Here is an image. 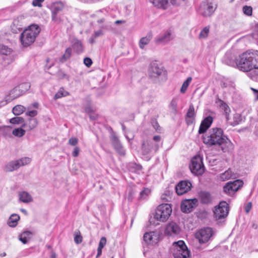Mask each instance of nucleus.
Returning a JSON list of instances; mask_svg holds the SVG:
<instances>
[{
    "mask_svg": "<svg viewBox=\"0 0 258 258\" xmlns=\"http://www.w3.org/2000/svg\"><path fill=\"white\" fill-rule=\"evenodd\" d=\"M227 64L241 71L248 72V76L253 80L258 79L257 50H248L233 60H227Z\"/></svg>",
    "mask_w": 258,
    "mask_h": 258,
    "instance_id": "obj_1",
    "label": "nucleus"
},
{
    "mask_svg": "<svg viewBox=\"0 0 258 258\" xmlns=\"http://www.w3.org/2000/svg\"><path fill=\"white\" fill-rule=\"evenodd\" d=\"M223 131L220 128L216 127L211 129L208 135L203 138L204 143L210 146L221 145L225 141Z\"/></svg>",
    "mask_w": 258,
    "mask_h": 258,
    "instance_id": "obj_2",
    "label": "nucleus"
},
{
    "mask_svg": "<svg viewBox=\"0 0 258 258\" xmlns=\"http://www.w3.org/2000/svg\"><path fill=\"white\" fill-rule=\"evenodd\" d=\"M40 32V28L37 25H32L25 29L21 34V42L24 47L32 44Z\"/></svg>",
    "mask_w": 258,
    "mask_h": 258,
    "instance_id": "obj_3",
    "label": "nucleus"
},
{
    "mask_svg": "<svg viewBox=\"0 0 258 258\" xmlns=\"http://www.w3.org/2000/svg\"><path fill=\"white\" fill-rule=\"evenodd\" d=\"M172 213V208L170 204H164L159 205L154 215V218L160 222H165Z\"/></svg>",
    "mask_w": 258,
    "mask_h": 258,
    "instance_id": "obj_4",
    "label": "nucleus"
},
{
    "mask_svg": "<svg viewBox=\"0 0 258 258\" xmlns=\"http://www.w3.org/2000/svg\"><path fill=\"white\" fill-rule=\"evenodd\" d=\"M31 161V158L27 157H23L18 160L11 161L5 166L4 171L7 172H13L17 170L21 166L28 165Z\"/></svg>",
    "mask_w": 258,
    "mask_h": 258,
    "instance_id": "obj_5",
    "label": "nucleus"
},
{
    "mask_svg": "<svg viewBox=\"0 0 258 258\" xmlns=\"http://www.w3.org/2000/svg\"><path fill=\"white\" fill-rule=\"evenodd\" d=\"M191 172L196 175H202L205 171V167L202 158L200 156H195L191 160L189 166Z\"/></svg>",
    "mask_w": 258,
    "mask_h": 258,
    "instance_id": "obj_6",
    "label": "nucleus"
},
{
    "mask_svg": "<svg viewBox=\"0 0 258 258\" xmlns=\"http://www.w3.org/2000/svg\"><path fill=\"white\" fill-rule=\"evenodd\" d=\"M164 72V69L156 61L151 62L149 68V75L152 79L161 76Z\"/></svg>",
    "mask_w": 258,
    "mask_h": 258,
    "instance_id": "obj_7",
    "label": "nucleus"
},
{
    "mask_svg": "<svg viewBox=\"0 0 258 258\" xmlns=\"http://www.w3.org/2000/svg\"><path fill=\"white\" fill-rule=\"evenodd\" d=\"M243 184L242 180L240 179L227 182V195L230 196L233 198H234L236 195V191L242 186Z\"/></svg>",
    "mask_w": 258,
    "mask_h": 258,
    "instance_id": "obj_8",
    "label": "nucleus"
},
{
    "mask_svg": "<svg viewBox=\"0 0 258 258\" xmlns=\"http://www.w3.org/2000/svg\"><path fill=\"white\" fill-rule=\"evenodd\" d=\"M216 7L212 3L207 2L202 3L199 8V13L204 17L211 16L215 11Z\"/></svg>",
    "mask_w": 258,
    "mask_h": 258,
    "instance_id": "obj_9",
    "label": "nucleus"
},
{
    "mask_svg": "<svg viewBox=\"0 0 258 258\" xmlns=\"http://www.w3.org/2000/svg\"><path fill=\"white\" fill-rule=\"evenodd\" d=\"M159 149L157 143H154L150 141H144L142 144L141 151L143 155H148L153 152H156Z\"/></svg>",
    "mask_w": 258,
    "mask_h": 258,
    "instance_id": "obj_10",
    "label": "nucleus"
},
{
    "mask_svg": "<svg viewBox=\"0 0 258 258\" xmlns=\"http://www.w3.org/2000/svg\"><path fill=\"white\" fill-rule=\"evenodd\" d=\"M198 200L195 198L192 199H185L181 203V210L185 213H189L198 206Z\"/></svg>",
    "mask_w": 258,
    "mask_h": 258,
    "instance_id": "obj_11",
    "label": "nucleus"
},
{
    "mask_svg": "<svg viewBox=\"0 0 258 258\" xmlns=\"http://www.w3.org/2000/svg\"><path fill=\"white\" fill-rule=\"evenodd\" d=\"M174 38V35L173 31L169 29L162 35L156 37L154 41L156 44H166L173 40Z\"/></svg>",
    "mask_w": 258,
    "mask_h": 258,
    "instance_id": "obj_12",
    "label": "nucleus"
},
{
    "mask_svg": "<svg viewBox=\"0 0 258 258\" xmlns=\"http://www.w3.org/2000/svg\"><path fill=\"white\" fill-rule=\"evenodd\" d=\"M212 235V230L207 227L201 229L196 233V237L200 243L207 242Z\"/></svg>",
    "mask_w": 258,
    "mask_h": 258,
    "instance_id": "obj_13",
    "label": "nucleus"
},
{
    "mask_svg": "<svg viewBox=\"0 0 258 258\" xmlns=\"http://www.w3.org/2000/svg\"><path fill=\"white\" fill-rule=\"evenodd\" d=\"M159 234L156 231L146 232L144 235V241L149 245H154L158 243L159 239Z\"/></svg>",
    "mask_w": 258,
    "mask_h": 258,
    "instance_id": "obj_14",
    "label": "nucleus"
},
{
    "mask_svg": "<svg viewBox=\"0 0 258 258\" xmlns=\"http://www.w3.org/2000/svg\"><path fill=\"white\" fill-rule=\"evenodd\" d=\"M191 185L188 181H181L175 186L176 192L178 195H182L190 190Z\"/></svg>",
    "mask_w": 258,
    "mask_h": 258,
    "instance_id": "obj_15",
    "label": "nucleus"
},
{
    "mask_svg": "<svg viewBox=\"0 0 258 258\" xmlns=\"http://www.w3.org/2000/svg\"><path fill=\"white\" fill-rule=\"evenodd\" d=\"M180 230V227L176 223L171 222L167 225L165 233L169 236H173L178 234Z\"/></svg>",
    "mask_w": 258,
    "mask_h": 258,
    "instance_id": "obj_16",
    "label": "nucleus"
},
{
    "mask_svg": "<svg viewBox=\"0 0 258 258\" xmlns=\"http://www.w3.org/2000/svg\"><path fill=\"white\" fill-rule=\"evenodd\" d=\"M226 202H221L218 206L215 207L214 215L217 220L224 218L225 216Z\"/></svg>",
    "mask_w": 258,
    "mask_h": 258,
    "instance_id": "obj_17",
    "label": "nucleus"
},
{
    "mask_svg": "<svg viewBox=\"0 0 258 258\" xmlns=\"http://www.w3.org/2000/svg\"><path fill=\"white\" fill-rule=\"evenodd\" d=\"M213 121V117L211 116L206 117L201 122L199 130V133L201 134L205 133L207 130L210 127Z\"/></svg>",
    "mask_w": 258,
    "mask_h": 258,
    "instance_id": "obj_18",
    "label": "nucleus"
},
{
    "mask_svg": "<svg viewBox=\"0 0 258 258\" xmlns=\"http://www.w3.org/2000/svg\"><path fill=\"white\" fill-rule=\"evenodd\" d=\"M111 142L115 150L120 155H124L125 151L123 146L119 141L118 139L115 136H112L111 138Z\"/></svg>",
    "mask_w": 258,
    "mask_h": 258,
    "instance_id": "obj_19",
    "label": "nucleus"
},
{
    "mask_svg": "<svg viewBox=\"0 0 258 258\" xmlns=\"http://www.w3.org/2000/svg\"><path fill=\"white\" fill-rule=\"evenodd\" d=\"M200 200L202 203L209 204L212 203L213 198L210 193L205 191H201L199 193Z\"/></svg>",
    "mask_w": 258,
    "mask_h": 258,
    "instance_id": "obj_20",
    "label": "nucleus"
},
{
    "mask_svg": "<svg viewBox=\"0 0 258 258\" xmlns=\"http://www.w3.org/2000/svg\"><path fill=\"white\" fill-rule=\"evenodd\" d=\"M186 249H187V246L182 240H179L173 243L172 247V252H181Z\"/></svg>",
    "mask_w": 258,
    "mask_h": 258,
    "instance_id": "obj_21",
    "label": "nucleus"
},
{
    "mask_svg": "<svg viewBox=\"0 0 258 258\" xmlns=\"http://www.w3.org/2000/svg\"><path fill=\"white\" fill-rule=\"evenodd\" d=\"M152 5L157 9L166 10L168 7V0H149Z\"/></svg>",
    "mask_w": 258,
    "mask_h": 258,
    "instance_id": "obj_22",
    "label": "nucleus"
},
{
    "mask_svg": "<svg viewBox=\"0 0 258 258\" xmlns=\"http://www.w3.org/2000/svg\"><path fill=\"white\" fill-rule=\"evenodd\" d=\"M19 200L24 203H29L33 201L32 196L28 192L22 191L18 193Z\"/></svg>",
    "mask_w": 258,
    "mask_h": 258,
    "instance_id": "obj_23",
    "label": "nucleus"
},
{
    "mask_svg": "<svg viewBox=\"0 0 258 258\" xmlns=\"http://www.w3.org/2000/svg\"><path fill=\"white\" fill-rule=\"evenodd\" d=\"M153 38V34L151 32L148 33L147 35L142 38L139 41V47L144 49L145 46L148 44Z\"/></svg>",
    "mask_w": 258,
    "mask_h": 258,
    "instance_id": "obj_24",
    "label": "nucleus"
},
{
    "mask_svg": "<svg viewBox=\"0 0 258 258\" xmlns=\"http://www.w3.org/2000/svg\"><path fill=\"white\" fill-rule=\"evenodd\" d=\"M38 124V121L36 118H30L24 122L22 125V127L27 128L29 130H31L35 128Z\"/></svg>",
    "mask_w": 258,
    "mask_h": 258,
    "instance_id": "obj_25",
    "label": "nucleus"
},
{
    "mask_svg": "<svg viewBox=\"0 0 258 258\" xmlns=\"http://www.w3.org/2000/svg\"><path fill=\"white\" fill-rule=\"evenodd\" d=\"M12 128V126L10 125L0 126V137H10L11 134Z\"/></svg>",
    "mask_w": 258,
    "mask_h": 258,
    "instance_id": "obj_26",
    "label": "nucleus"
},
{
    "mask_svg": "<svg viewBox=\"0 0 258 258\" xmlns=\"http://www.w3.org/2000/svg\"><path fill=\"white\" fill-rule=\"evenodd\" d=\"M19 220L20 216L19 215L13 214L11 215L8 221V224L10 227H15L17 225Z\"/></svg>",
    "mask_w": 258,
    "mask_h": 258,
    "instance_id": "obj_27",
    "label": "nucleus"
},
{
    "mask_svg": "<svg viewBox=\"0 0 258 258\" xmlns=\"http://www.w3.org/2000/svg\"><path fill=\"white\" fill-rule=\"evenodd\" d=\"M63 8V4L60 2L55 3L53 5L52 10V18L53 20H55L56 14L61 11Z\"/></svg>",
    "mask_w": 258,
    "mask_h": 258,
    "instance_id": "obj_28",
    "label": "nucleus"
},
{
    "mask_svg": "<svg viewBox=\"0 0 258 258\" xmlns=\"http://www.w3.org/2000/svg\"><path fill=\"white\" fill-rule=\"evenodd\" d=\"M72 47L77 52L80 53L83 51V45L81 42L77 39L74 38L72 41Z\"/></svg>",
    "mask_w": 258,
    "mask_h": 258,
    "instance_id": "obj_29",
    "label": "nucleus"
},
{
    "mask_svg": "<svg viewBox=\"0 0 258 258\" xmlns=\"http://www.w3.org/2000/svg\"><path fill=\"white\" fill-rule=\"evenodd\" d=\"M32 233L31 232L26 231L20 234L19 239L23 243H27L29 239L31 238Z\"/></svg>",
    "mask_w": 258,
    "mask_h": 258,
    "instance_id": "obj_30",
    "label": "nucleus"
},
{
    "mask_svg": "<svg viewBox=\"0 0 258 258\" xmlns=\"http://www.w3.org/2000/svg\"><path fill=\"white\" fill-rule=\"evenodd\" d=\"M174 258H190L189 251L188 249L180 252H173Z\"/></svg>",
    "mask_w": 258,
    "mask_h": 258,
    "instance_id": "obj_31",
    "label": "nucleus"
},
{
    "mask_svg": "<svg viewBox=\"0 0 258 258\" xmlns=\"http://www.w3.org/2000/svg\"><path fill=\"white\" fill-rule=\"evenodd\" d=\"M210 26H207L206 27H205L204 28H203L199 35V38L200 39H206L208 36H209V33H210Z\"/></svg>",
    "mask_w": 258,
    "mask_h": 258,
    "instance_id": "obj_32",
    "label": "nucleus"
},
{
    "mask_svg": "<svg viewBox=\"0 0 258 258\" xmlns=\"http://www.w3.org/2000/svg\"><path fill=\"white\" fill-rule=\"evenodd\" d=\"M25 110V107L21 105H17L13 107V113L15 115H19L22 114Z\"/></svg>",
    "mask_w": 258,
    "mask_h": 258,
    "instance_id": "obj_33",
    "label": "nucleus"
},
{
    "mask_svg": "<svg viewBox=\"0 0 258 258\" xmlns=\"http://www.w3.org/2000/svg\"><path fill=\"white\" fill-rule=\"evenodd\" d=\"M22 95L20 92V90L17 87L14 88L13 90L10 91V97L12 99L17 98Z\"/></svg>",
    "mask_w": 258,
    "mask_h": 258,
    "instance_id": "obj_34",
    "label": "nucleus"
},
{
    "mask_svg": "<svg viewBox=\"0 0 258 258\" xmlns=\"http://www.w3.org/2000/svg\"><path fill=\"white\" fill-rule=\"evenodd\" d=\"M30 84L29 83H24L17 86L20 90L22 95L25 94L30 88Z\"/></svg>",
    "mask_w": 258,
    "mask_h": 258,
    "instance_id": "obj_35",
    "label": "nucleus"
},
{
    "mask_svg": "<svg viewBox=\"0 0 258 258\" xmlns=\"http://www.w3.org/2000/svg\"><path fill=\"white\" fill-rule=\"evenodd\" d=\"M69 93L64 90L63 88H60L58 92L55 94L54 99L56 100L62 97L68 96Z\"/></svg>",
    "mask_w": 258,
    "mask_h": 258,
    "instance_id": "obj_36",
    "label": "nucleus"
},
{
    "mask_svg": "<svg viewBox=\"0 0 258 258\" xmlns=\"http://www.w3.org/2000/svg\"><path fill=\"white\" fill-rule=\"evenodd\" d=\"M192 81V78L191 77H189L187 78V79L183 83L182 86L180 88V92L182 94L184 93L187 88H188L189 84L191 83Z\"/></svg>",
    "mask_w": 258,
    "mask_h": 258,
    "instance_id": "obj_37",
    "label": "nucleus"
},
{
    "mask_svg": "<svg viewBox=\"0 0 258 258\" xmlns=\"http://www.w3.org/2000/svg\"><path fill=\"white\" fill-rule=\"evenodd\" d=\"M12 52V49L7 46L0 43V53L4 55H9Z\"/></svg>",
    "mask_w": 258,
    "mask_h": 258,
    "instance_id": "obj_38",
    "label": "nucleus"
},
{
    "mask_svg": "<svg viewBox=\"0 0 258 258\" xmlns=\"http://www.w3.org/2000/svg\"><path fill=\"white\" fill-rule=\"evenodd\" d=\"M72 55V49L68 47L66 49L65 52L62 57L60 58L61 62H64L69 59Z\"/></svg>",
    "mask_w": 258,
    "mask_h": 258,
    "instance_id": "obj_39",
    "label": "nucleus"
},
{
    "mask_svg": "<svg viewBox=\"0 0 258 258\" xmlns=\"http://www.w3.org/2000/svg\"><path fill=\"white\" fill-rule=\"evenodd\" d=\"M12 134L17 137H22L25 134V131L22 128H15L12 131Z\"/></svg>",
    "mask_w": 258,
    "mask_h": 258,
    "instance_id": "obj_40",
    "label": "nucleus"
},
{
    "mask_svg": "<svg viewBox=\"0 0 258 258\" xmlns=\"http://www.w3.org/2000/svg\"><path fill=\"white\" fill-rule=\"evenodd\" d=\"M243 120L242 117L240 114H235L233 116V122L231 123L233 126H235L240 123Z\"/></svg>",
    "mask_w": 258,
    "mask_h": 258,
    "instance_id": "obj_41",
    "label": "nucleus"
},
{
    "mask_svg": "<svg viewBox=\"0 0 258 258\" xmlns=\"http://www.w3.org/2000/svg\"><path fill=\"white\" fill-rule=\"evenodd\" d=\"M10 122L12 124H20L22 123H24V119L22 117L17 116L10 119Z\"/></svg>",
    "mask_w": 258,
    "mask_h": 258,
    "instance_id": "obj_42",
    "label": "nucleus"
},
{
    "mask_svg": "<svg viewBox=\"0 0 258 258\" xmlns=\"http://www.w3.org/2000/svg\"><path fill=\"white\" fill-rule=\"evenodd\" d=\"M178 99L176 97L173 98L169 103V107L174 111H176Z\"/></svg>",
    "mask_w": 258,
    "mask_h": 258,
    "instance_id": "obj_43",
    "label": "nucleus"
},
{
    "mask_svg": "<svg viewBox=\"0 0 258 258\" xmlns=\"http://www.w3.org/2000/svg\"><path fill=\"white\" fill-rule=\"evenodd\" d=\"M243 12L247 16H251L252 13V8L251 6H244L242 8Z\"/></svg>",
    "mask_w": 258,
    "mask_h": 258,
    "instance_id": "obj_44",
    "label": "nucleus"
},
{
    "mask_svg": "<svg viewBox=\"0 0 258 258\" xmlns=\"http://www.w3.org/2000/svg\"><path fill=\"white\" fill-rule=\"evenodd\" d=\"M195 115V108L192 105H190L189 107L188 111L186 114V117L190 118H194Z\"/></svg>",
    "mask_w": 258,
    "mask_h": 258,
    "instance_id": "obj_45",
    "label": "nucleus"
},
{
    "mask_svg": "<svg viewBox=\"0 0 258 258\" xmlns=\"http://www.w3.org/2000/svg\"><path fill=\"white\" fill-rule=\"evenodd\" d=\"M237 177V173H235L231 169L227 170V180L230 178L235 179Z\"/></svg>",
    "mask_w": 258,
    "mask_h": 258,
    "instance_id": "obj_46",
    "label": "nucleus"
},
{
    "mask_svg": "<svg viewBox=\"0 0 258 258\" xmlns=\"http://www.w3.org/2000/svg\"><path fill=\"white\" fill-rule=\"evenodd\" d=\"M150 193V190L148 188H145L140 192V198L145 199Z\"/></svg>",
    "mask_w": 258,
    "mask_h": 258,
    "instance_id": "obj_47",
    "label": "nucleus"
},
{
    "mask_svg": "<svg viewBox=\"0 0 258 258\" xmlns=\"http://www.w3.org/2000/svg\"><path fill=\"white\" fill-rule=\"evenodd\" d=\"M227 148L229 152H232L234 150V145L231 141L227 137Z\"/></svg>",
    "mask_w": 258,
    "mask_h": 258,
    "instance_id": "obj_48",
    "label": "nucleus"
},
{
    "mask_svg": "<svg viewBox=\"0 0 258 258\" xmlns=\"http://www.w3.org/2000/svg\"><path fill=\"white\" fill-rule=\"evenodd\" d=\"M68 143L71 146L76 147L78 143V140L76 138L72 137L69 140Z\"/></svg>",
    "mask_w": 258,
    "mask_h": 258,
    "instance_id": "obj_49",
    "label": "nucleus"
},
{
    "mask_svg": "<svg viewBox=\"0 0 258 258\" xmlns=\"http://www.w3.org/2000/svg\"><path fill=\"white\" fill-rule=\"evenodd\" d=\"M106 243V239L105 237H102L100 240L98 247L103 248Z\"/></svg>",
    "mask_w": 258,
    "mask_h": 258,
    "instance_id": "obj_50",
    "label": "nucleus"
},
{
    "mask_svg": "<svg viewBox=\"0 0 258 258\" xmlns=\"http://www.w3.org/2000/svg\"><path fill=\"white\" fill-rule=\"evenodd\" d=\"M44 1V0H33L32 2V5L34 7H42L41 3Z\"/></svg>",
    "mask_w": 258,
    "mask_h": 258,
    "instance_id": "obj_51",
    "label": "nucleus"
},
{
    "mask_svg": "<svg viewBox=\"0 0 258 258\" xmlns=\"http://www.w3.org/2000/svg\"><path fill=\"white\" fill-rule=\"evenodd\" d=\"M84 63L87 67H89L92 64V61L91 58L89 57H85L84 59Z\"/></svg>",
    "mask_w": 258,
    "mask_h": 258,
    "instance_id": "obj_52",
    "label": "nucleus"
},
{
    "mask_svg": "<svg viewBox=\"0 0 258 258\" xmlns=\"http://www.w3.org/2000/svg\"><path fill=\"white\" fill-rule=\"evenodd\" d=\"M216 103L218 106L220 107H222L224 111L226 110V107L225 106V105H224V104H225V103L223 101H222L221 99H218L216 100Z\"/></svg>",
    "mask_w": 258,
    "mask_h": 258,
    "instance_id": "obj_53",
    "label": "nucleus"
},
{
    "mask_svg": "<svg viewBox=\"0 0 258 258\" xmlns=\"http://www.w3.org/2000/svg\"><path fill=\"white\" fill-rule=\"evenodd\" d=\"M80 151V148L78 146H76L74 148V151L72 152V156L74 157H77L79 154Z\"/></svg>",
    "mask_w": 258,
    "mask_h": 258,
    "instance_id": "obj_54",
    "label": "nucleus"
},
{
    "mask_svg": "<svg viewBox=\"0 0 258 258\" xmlns=\"http://www.w3.org/2000/svg\"><path fill=\"white\" fill-rule=\"evenodd\" d=\"M26 114L28 116L31 117V118H33V117H34L37 115V111L35 110L29 111L26 112Z\"/></svg>",
    "mask_w": 258,
    "mask_h": 258,
    "instance_id": "obj_55",
    "label": "nucleus"
},
{
    "mask_svg": "<svg viewBox=\"0 0 258 258\" xmlns=\"http://www.w3.org/2000/svg\"><path fill=\"white\" fill-rule=\"evenodd\" d=\"M251 208H252V203L248 202L244 207L245 211L246 214H248Z\"/></svg>",
    "mask_w": 258,
    "mask_h": 258,
    "instance_id": "obj_56",
    "label": "nucleus"
},
{
    "mask_svg": "<svg viewBox=\"0 0 258 258\" xmlns=\"http://www.w3.org/2000/svg\"><path fill=\"white\" fill-rule=\"evenodd\" d=\"M74 240L76 243L79 244L82 241V237L80 235H77L75 237Z\"/></svg>",
    "mask_w": 258,
    "mask_h": 258,
    "instance_id": "obj_57",
    "label": "nucleus"
},
{
    "mask_svg": "<svg viewBox=\"0 0 258 258\" xmlns=\"http://www.w3.org/2000/svg\"><path fill=\"white\" fill-rule=\"evenodd\" d=\"M103 35V32L101 30L96 31L94 32V37L97 38Z\"/></svg>",
    "mask_w": 258,
    "mask_h": 258,
    "instance_id": "obj_58",
    "label": "nucleus"
},
{
    "mask_svg": "<svg viewBox=\"0 0 258 258\" xmlns=\"http://www.w3.org/2000/svg\"><path fill=\"white\" fill-rule=\"evenodd\" d=\"M226 172L220 174L218 176V179L220 181H224L226 180Z\"/></svg>",
    "mask_w": 258,
    "mask_h": 258,
    "instance_id": "obj_59",
    "label": "nucleus"
},
{
    "mask_svg": "<svg viewBox=\"0 0 258 258\" xmlns=\"http://www.w3.org/2000/svg\"><path fill=\"white\" fill-rule=\"evenodd\" d=\"M89 117L91 119L95 120L97 118L98 116L95 113L92 112L91 113L89 114Z\"/></svg>",
    "mask_w": 258,
    "mask_h": 258,
    "instance_id": "obj_60",
    "label": "nucleus"
},
{
    "mask_svg": "<svg viewBox=\"0 0 258 258\" xmlns=\"http://www.w3.org/2000/svg\"><path fill=\"white\" fill-rule=\"evenodd\" d=\"M251 90L253 92V94H254V97H255V100H258V90H257L255 89H253V88H251Z\"/></svg>",
    "mask_w": 258,
    "mask_h": 258,
    "instance_id": "obj_61",
    "label": "nucleus"
},
{
    "mask_svg": "<svg viewBox=\"0 0 258 258\" xmlns=\"http://www.w3.org/2000/svg\"><path fill=\"white\" fill-rule=\"evenodd\" d=\"M194 118H190V117H186V121L188 124L192 123V122H194Z\"/></svg>",
    "mask_w": 258,
    "mask_h": 258,
    "instance_id": "obj_62",
    "label": "nucleus"
},
{
    "mask_svg": "<svg viewBox=\"0 0 258 258\" xmlns=\"http://www.w3.org/2000/svg\"><path fill=\"white\" fill-rule=\"evenodd\" d=\"M102 248L98 247L97 248V254L96 256V258H98L102 254Z\"/></svg>",
    "mask_w": 258,
    "mask_h": 258,
    "instance_id": "obj_63",
    "label": "nucleus"
},
{
    "mask_svg": "<svg viewBox=\"0 0 258 258\" xmlns=\"http://www.w3.org/2000/svg\"><path fill=\"white\" fill-rule=\"evenodd\" d=\"M85 110L89 114L92 112V110L90 106L86 107Z\"/></svg>",
    "mask_w": 258,
    "mask_h": 258,
    "instance_id": "obj_64",
    "label": "nucleus"
}]
</instances>
